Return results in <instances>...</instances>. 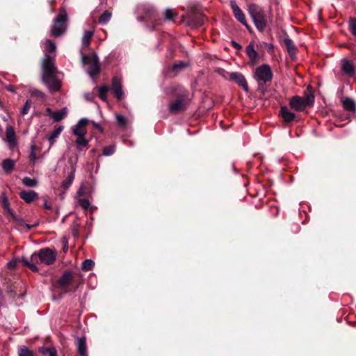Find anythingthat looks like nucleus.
I'll list each match as a JSON object with an SVG mask.
<instances>
[{
    "instance_id": "nucleus-35",
    "label": "nucleus",
    "mask_w": 356,
    "mask_h": 356,
    "mask_svg": "<svg viewBox=\"0 0 356 356\" xmlns=\"http://www.w3.org/2000/svg\"><path fill=\"white\" fill-rule=\"evenodd\" d=\"M76 144L79 147H87L88 140L86 139L85 136H76Z\"/></svg>"
},
{
    "instance_id": "nucleus-54",
    "label": "nucleus",
    "mask_w": 356,
    "mask_h": 356,
    "mask_svg": "<svg viewBox=\"0 0 356 356\" xmlns=\"http://www.w3.org/2000/svg\"><path fill=\"white\" fill-rule=\"evenodd\" d=\"M44 208H45L46 209H48V210L51 209V206H49V205H48V204H47V202H44Z\"/></svg>"
},
{
    "instance_id": "nucleus-2",
    "label": "nucleus",
    "mask_w": 356,
    "mask_h": 356,
    "mask_svg": "<svg viewBox=\"0 0 356 356\" xmlns=\"http://www.w3.org/2000/svg\"><path fill=\"white\" fill-rule=\"evenodd\" d=\"M247 10L256 28L261 32L264 31L267 25V17L264 10L255 3L248 4Z\"/></svg>"
},
{
    "instance_id": "nucleus-41",
    "label": "nucleus",
    "mask_w": 356,
    "mask_h": 356,
    "mask_svg": "<svg viewBox=\"0 0 356 356\" xmlns=\"http://www.w3.org/2000/svg\"><path fill=\"white\" fill-rule=\"evenodd\" d=\"M115 145H110L108 147L104 148L103 154L106 156H111L115 152Z\"/></svg>"
},
{
    "instance_id": "nucleus-18",
    "label": "nucleus",
    "mask_w": 356,
    "mask_h": 356,
    "mask_svg": "<svg viewBox=\"0 0 356 356\" xmlns=\"http://www.w3.org/2000/svg\"><path fill=\"white\" fill-rule=\"evenodd\" d=\"M280 115L285 122L289 123L296 118V115L289 111L286 106H282L280 110Z\"/></svg>"
},
{
    "instance_id": "nucleus-45",
    "label": "nucleus",
    "mask_w": 356,
    "mask_h": 356,
    "mask_svg": "<svg viewBox=\"0 0 356 356\" xmlns=\"http://www.w3.org/2000/svg\"><path fill=\"white\" fill-rule=\"evenodd\" d=\"M30 108H31V102L27 100L21 111V114L22 115H26L29 113Z\"/></svg>"
},
{
    "instance_id": "nucleus-50",
    "label": "nucleus",
    "mask_w": 356,
    "mask_h": 356,
    "mask_svg": "<svg viewBox=\"0 0 356 356\" xmlns=\"http://www.w3.org/2000/svg\"><path fill=\"white\" fill-rule=\"evenodd\" d=\"M93 126L97 128V129H99L101 132H103V129L102 128V127L99 125V124L98 123H96L95 122H92Z\"/></svg>"
},
{
    "instance_id": "nucleus-20",
    "label": "nucleus",
    "mask_w": 356,
    "mask_h": 356,
    "mask_svg": "<svg viewBox=\"0 0 356 356\" xmlns=\"http://www.w3.org/2000/svg\"><path fill=\"white\" fill-rule=\"evenodd\" d=\"M63 130V127L59 126L57 128H56L55 129H54L49 134V135L47 137V140H48L50 147H51L54 144L56 138L60 136V134H61Z\"/></svg>"
},
{
    "instance_id": "nucleus-52",
    "label": "nucleus",
    "mask_w": 356,
    "mask_h": 356,
    "mask_svg": "<svg viewBox=\"0 0 356 356\" xmlns=\"http://www.w3.org/2000/svg\"><path fill=\"white\" fill-rule=\"evenodd\" d=\"M232 43L233 46H234L235 48H236V49H241V45H239L237 42H234V41H232Z\"/></svg>"
},
{
    "instance_id": "nucleus-33",
    "label": "nucleus",
    "mask_w": 356,
    "mask_h": 356,
    "mask_svg": "<svg viewBox=\"0 0 356 356\" xmlns=\"http://www.w3.org/2000/svg\"><path fill=\"white\" fill-rule=\"evenodd\" d=\"M95 262L92 259H86L81 266V269L84 271H88L93 268Z\"/></svg>"
},
{
    "instance_id": "nucleus-26",
    "label": "nucleus",
    "mask_w": 356,
    "mask_h": 356,
    "mask_svg": "<svg viewBox=\"0 0 356 356\" xmlns=\"http://www.w3.org/2000/svg\"><path fill=\"white\" fill-rule=\"evenodd\" d=\"M15 164V163L13 159H7L3 160L2 167L6 173H10L13 170Z\"/></svg>"
},
{
    "instance_id": "nucleus-28",
    "label": "nucleus",
    "mask_w": 356,
    "mask_h": 356,
    "mask_svg": "<svg viewBox=\"0 0 356 356\" xmlns=\"http://www.w3.org/2000/svg\"><path fill=\"white\" fill-rule=\"evenodd\" d=\"M13 220H14L17 225L20 227V228H22V227H26L27 229H30L31 228L36 226L38 224H35V225H29V224H26L23 219L19 218L18 216H17L15 215V218H12Z\"/></svg>"
},
{
    "instance_id": "nucleus-36",
    "label": "nucleus",
    "mask_w": 356,
    "mask_h": 356,
    "mask_svg": "<svg viewBox=\"0 0 356 356\" xmlns=\"http://www.w3.org/2000/svg\"><path fill=\"white\" fill-rule=\"evenodd\" d=\"M45 51L48 53H51L56 51V45L50 40H45Z\"/></svg>"
},
{
    "instance_id": "nucleus-12",
    "label": "nucleus",
    "mask_w": 356,
    "mask_h": 356,
    "mask_svg": "<svg viewBox=\"0 0 356 356\" xmlns=\"http://www.w3.org/2000/svg\"><path fill=\"white\" fill-rule=\"evenodd\" d=\"M42 81L51 92L58 91L60 88V82L56 77V74L47 79H42Z\"/></svg>"
},
{
    "instance_id": "nucleus-21",
    "label": "nucleus",
    "mask_w": 356,
    "mask_h": 356,
    "mask_svg": "<svg viewBox=\"0 0 356 356\" xmlns=\"http://www.w3.org/2000/svg\"><path fill=\"white\" fill-rule=\"evenodd\" d=\"M284 44L287 49V51L292 58H294L296 54V47L294 44V42L290 38H284Z\"/></svg>"
},
{
    "instance_id": "nucleus-48",
    "label": "nucleus",
    "mask_w": 356,
    "mask_h": 356,
    "mask_svg": "<svg viewBox=\"0 0 356 356\" xmlns=\"http://www.w3.org/2000/svg\"><path fill=\"white\" fill-rule=\"evenodd\" d=\"M10 203L5 193L1 194V204L2 206Z\"/></svg>"
},
{
    "instance_id": "nucleus-9",
    "label": "nucleus",
    "mask_w": 356,
    "mask_h": 356,
    "mask_svg": "<svg viewBox=\"0 0 356 356\" xmlns=\"http://www.w3.org/2000/svg\"><path fill=\"white\" fill-rule=\"evenodd\" d=\"M88 122V119L81 118L73 127L72 133L76 136H86V127Z\"/></svg>"
},
{
    "instance_id": "nucleus-10",
    "label": "nucleus",
    "mask_w": 356,
    "mask_h": 356,
    "mask_svg": "<svg viewBox=\"0 0 356 356\" xmlns=\"http://www.w3.org/2000/svg\"><path fill=\"white\" fill-rule=\"evenodd\" d=\"M20 261L34 272H37L39 270L36 266V264H39L38 257L37 256L36 252L32 254L30 259L26 257L21 258Z\"/></svg>"
},
{
    "instance_id": "nucleus-8",
    "label": "nucleus",
    "mask_w": 356,
    "mask_h": 356,
    "mask_svg": "<svg viewBox=\"0 0 356 356\" xmlns=\"http://www.w3.org/2000/svg\"><path fill=\"white\" fill-rule=\"evenodd\" d=\"M230 6L235 18L243 25H244L245 26H248V22L246 21L245 16L243 13L242 10L237 5L235 0H231Z\"/></svg>"
},
{
    "instance_id": "nucleus-46",
    "label": "nucleus",
    "mask_w": 356,
    "mask_h": 356,
    "mask_svg": "<svg viewBox=\"0 0 356 356\" xmlns=\"http://www.w3.org/2000/svg\"><path fill=\"white\" fill-rule=\"evenodd\" d=\"M20 261V259H19ZM18 259H14L7 263V266L10 269H14L17 267Z\"/></svg>"
},
{
    "instance_id": "nucleus-55",
    "label": "nucleus",
    "mask_w": 356,
    "mask_h": 356,
    "mask_svg": "<svg viewBox=\"0 0 356 356\" xmlns=\"http://www.w3.org/2000/svg\"><path fill=\"white\" fill-rule=\"evenodd\" d=\"M77 194H78L79 195H83V191H82V190H81V189H79V191L77 192Z\"/></svg>"
},
{
    "instance_id": "nucleus-51",
    "label": "nucleus",
    "mask_w": 356,
    "mask_h": 356,
    "mask_svg": "<svg viewBox=\"0 0 356 356\" xmlns=\"http://www.w3.org/2000/svg\"><path fill=\"white\" fill-rule=\"evenodd\" d=\"M185 66H186V65H185V64H184V63H179V64H175V65H174V68L184 67H185Z\"/></svg>"
},
{
    "instance_id": "nucleus-42",
    "label": "nucleus",
    "mask_w": 356,
    "mask_h": 356,
    "mask_svg": "<svg viewBox=\"0 0 356 356\" xmlns=\"http://www.w3.org/2000/svg\"><path fill=\"white\" fill-rule=\"evenodd\" d=\"M349 29L353 35H356V19L351 18L349 22Z\"/></svg>"
},
{
    "instance_id": "nucleus-47",
    "label": "nucleus",
    "mask_w": 356,
    "mask_h": 356,
    "mask_svg": "<svg viewBox=\"0 0 356 356\" xmlns=\"http://www.w3.org/2000/svg\"><path fill=\"white\" fill-rule=\"evenodd\" d=\"M45 353H48L49 356H57V352L54 348L46 349Z\"/></svg>"
},
{
    "instance_id": "nucleus-37",
    "label": "nucleus",
    "mask_w": 356,
    "mask_h": 356,
    "mask_svg": "<svg viewBox=\"0 0 356 356\" xmlns=\"http://www.w3.org/2000/svg\"><path fill=\"white\" fill-rule=\"evenodd\" d=\"M115 119L117 124L120 127L126 126L128 122L126 117L119 114H115Z\"/></svg>"
},
{
    "instance_id": "nucleus-15",
    "label": "nucleus",
    "mask_w": 356,
    "mask_h": 356,
    "mask_svg": "<svg viewBox=\"0 0 356 356\" xmlns=\"http://www.w3.org/2000/svg\"><path fill=\"white\" fill-rule=\"evenodd\" d=\"M111 90L115 94L118 100L122 99L123 97V92L122 90V83L120 79L114 77L112 80Z\"/></svg>"
},
{
    "instance_id": "nucleus-44",
    "label": "nucleus",
    "mask_w": 356,
    "mask_h": 356,
    "mask_svg": "<svg viewBox=\"0 0 356 356\" xmlns=\"http://www.w3.org/2000/svg\"><path fill=\"white\" fill-rule=\"evenodd\" d=\"M5 211L12 218H15V213L11 209L10 203L2 206Z\"/></svg>"
},
{
    "instance_id": "nucleus-56",
    "label": "nucleus",
    "mask_w": 356,
    "mask_h": 356,
    "mask_svg": "<svg viewBox=\"0 0 356 356\" xmlns=\"http://www.w3.org/2000/svg\"><path fill=\"white\" fill-rule=\"evenodd\" d=\"M245 27L248 29V30L250 32H252V29H251V27H250L248 24V26H245Z\"/></svg>"
},
{
    "instance_id": "nucleus-16",
    "label": "nucleus",
    "mask_w": 356,
    "mask_h": 356,
    "mask_svg": "<svg viewBox=\"0 0 356 356\" xmlns=\"http://www.w3.org/2000/svg\"><path fill=\"white\" fill-rule=\"evenodd\" d=\"M19 197L26 203L31 204L38 197V194L33 191H21Z\"/></svg>"
},
{
    "instance_id": "nucleus-32",
    "label": "nucleus",
    "mask_w": 356,
    "mask_h": 356,
    "mask_svg": "<svg viewBox=\"0 0 356 356\" xmlns=\"http://www.w3.org/2000/svg\"><path fill=\"white\" fill-rule=\"evenodd\" d=\"M111 13L106 10L99 18V22L102 24H106L111 18Z\"/></svg>"
},
{
    "instance_id": "nucleus-38",
    "label": "nucleus",
    "mask_w": 356,
    "mask_h": 356,
    "mask_svg": "<svg viewBox=\"0 0 356 356\" xmlns=\"http://www.w3.org/2000/svg\"><path fill=\"white\" fill-rule=\"evenodd\" d=\"M177 15L172 9L168 8L163 12V17L165 20H172Z\"/></svg>"
},
{
    "instance_id": "nucleus-49",
    "label": "nucleus",
    "mask_w": 356,
    "mask_h": 356,
    "mask_svg": "<svg viewBox=\"0 0 356 356\" xmlns=\"http://www.w3.org/2000/svg\"><path fill=\"white\" fill-rule=\"evenodd\" d=\"M6 89L10 92H15V87L13 85L7 86Z\"/></svg>"
},
{
    "instance_id": "nucleus-11",
    "label": "nucleus",
    "mask_w": 356,
    "mask_h": 356,
    "mask_svg": "<svg viewBox=\"0 0 356 356\" xmlns=\"http://www.w3.org/2000/svg\"><path fill=\"white\" fill-rule=\"evenodd\" d=\"M229 79L234 81L239 86L242 87L245 92H248V85L245 76L240 72H231Z\"/></svg>"
},
{
    "instance_id": "nucleus-53",
    "label": "nucleus",
    "mask_w": 356,
    "mask_h": 356,
    "mask_svg": "<svg viewBox=\"0 0 356 356\" xmlns=\"http://www.w3.org/2000/svg\"><path fill=\"white\" fill-rule=\"evenodd\" d=\"M47 114L51 118V113H54V112L52 111L49 108H47L46 110Z\"/></svg>"
},
{
    "instance_id": "nucleus-13",
    "label": "nucleus",
    "mask_w": 356,
    "mask_h": 356,
    "mask_svg": "<svg viewBox=\"0 0 356 356\" xmlns=\"http://www.w3.org/2000/svg\"><path fill=\"white\" fill-rule=\"evenodd\" d=\"M6 140L10 149L17 145L15 132L13 127L7 126L6 129Z\"/></svg>"
},
{
    "instance_id": "nucleus-7",
    "label": "nucleus",
    "mask_w": 356,
    "mask_h": 356,
    "mask_svg": "<svg viewBox=\"0 0 356 356\" xmlns=\"http://www.w3.org/2000/svg\"><path fill=\"white\" fill-rule=\"evenodd\" d=\"M37 254L39 263L50 265L54 262L56 257L55 252L49 248H44L40 250Z\"/></svg>"
},
{
    "instance_id": "nucleus-17",
    "label": "nucleus",
    "mask_w": 356,
    "mask_h": 356,
    "mask_svg": "<svg viewBox=\"0 0 356 356\" xmlns=\"http://www.w3.org/2000/svg\"><path fill=\"white\" fill-rule=\"evenodd\" d=\"M77 350L81 356H87V346L85 337L78 338L76 341Z\"/></svg>"
},
{
    "instance_id": "nucleus-31",
    "label": "nucleus",
    "mask_w": 356,
    "mask_h": 356,
    "mask_svg": "<svg viewBox=\"0 0 356 356\" xmlns=\"http://www.w3.org/2000/svg\"><path fill=\"white\" fill-rule=\"evenodd\" d=\"M22 183L27 187H35L38 185V181L29 177L22 179Z\"/></svg>"
},
{
    "instance_id": "nucleus-40",
    "label": "nucleus",
    "mask_w": 356,
    "mask_h": 356,
    "mask_svg": "<svg viewBox=\"0 0 356 356\" xmlns=\"http://www.w3.org/2000/svg\"><path fill=\"white\" fill-rule=\"evenodd\" d=\"M78 204L84 210L88 209L90 202L85 198H81L78 200Z\"/></svg>"
},
{
    "instance_id": "nucleus-24",
    "label": "nucleus",
    "mask_w": 356,
    "mask_h": 356,
    "mask_svg": "<svg viewBox=\"0 0 356 356\" xmlns=\"http://www.w3.org/2000/svg\"><path fill=\"white\" fill-rule=\"evenodd\" d=\"M67 114V108L66 107L63 108L61 110L54 111L51 113V118L54 122L61 121Z\"/></svg>"
},
{
    "instance_id": "nucleus-22",
    "label": "nucleus",
    "mask_w": 356,
    "mask_h": 356,
    "mask_svg": "<svg viewBox=\"0 0 356 356\" xmlns=\"http://www.w3.org/2000/svg\"><path fill=\"white\" fill-rule=\"evenodd\" d=\"M342 104L343 108L348 111L355 112L356 111V104L355 101L349 97H346L342 99Z\"/></svg>"
},
{
    "instance_id": "nucleus-23",
    "label": "nucleus",
    "mask_w": 356,
    "mask_h": 356,
    "mask_svg": "<svg viewBox=\"0 0 356 356\" xmlns=\"http://www.w3.org/2000/svg\"><path fill=\"white\" fill-rule=\"evenodd\" d=\"M246 53L250 59L252 60L253 64H255L258 60V54L254 49V45L252 44H250L246 47Z\"/></svg>"
},
{
    "instance_id": "nucleus-39",
    "label": "nucleus",
    "mask_w": 356,
    "mask_h": 356,
    "mask_svg": "<svg viewBox=\"0 0 356 356\" xmlns=\"http://www.w3.org/2000/svg\"><path fill=\"white\" fill-rule=\"evenodd\" d=\"M108 90L106 86H102L99 88V97L103 101H106L107 99L106 93Z\"/></svg>"
},
{
    "instance_id": "nucleus-25",
    "label": "nucleus",
    "mask_w": 356,
    "mask_h": 356,
    "mask_svg": "<svg viewBox=\"0 0 356 356\" xmlns=\"http://www.w3.org/2000/svg\"><path fill=\"white\" fill-rule=\"evenodd\" d=\"M342 70L344 73L348 75H353L355 72V69L353 63L349 60H344L342 64Z\"/></svg>"
},
{
    "instance_id": "nucleus-30",
    "label": "nucleus",
    "mask_w": 356,
    "mask_h": 356,
    "mask_svg": "<svg viewBox=\"0 0 356 356\" xmlns=\"http://www.w3.org/2000/svg\"><path fill=\"white\" fill-rule=\"evenodd\" d=\"M74 179V172H72L67 178L63 181L62 186L64 189H67L70 185L72 184Z\"/></svg>"
},
{
    "instance_id": "nucleus-4",
    "label": "nucleus",
    "mask_w": 356,
    "mask_h": 356,
    "mask_svg": "<svg viewBox=\"0 0 356 356\" xmlns=\"http://www.w3.org/2000/svg\"><path fill=\"white\" fill-rule=\"evenodd\" d=\"M67 13L65 10L61 11L54 21L51 29V35L54 37H58L65 32L67 29Z\"/></svg>"
},
{
    "instance_id": "nucleus-5",
    "label": "nucleus",
    "mask_w": 356,
    "mask_h": 356,
    "mask_svg": "<svg viewBox=\"0 0 356 356\" xmlns=\"http://www.w3.org/2000/svg\"><path fill=\"white\" fill-rule=\"evenodd\" d=\"M82 61L85 65H88V74L94 77L97 75L100 71V65L97 55L92 54L91 56L82 55Z\"/></svg>"
},
{
    "instance_id": "nucleus-29",
    "label": "nucleus",
    "mask_w": 356,
    "mask_h": 356,
    "mask_svg": "<svg viewBox=\"0 0 356 356\" xmlns=\"http://www.w3.org/2000/svg\"><path fill=\"white\" fill-rule=\"evenodd\" d=\"M18 355L19 356H34V353L32 350H29L25 346H21L18 348Z\"/></svg>"
},
{
    "instance_id": "nucleus-34",
    "label": "nucleus",
    "mask_w": 356,
    "mask_h": 356,
    "mask_svg": "<svg viewBox=\"0 0 356 356\" xmlns=\"http://www.w3.org/2000/svg\"><path fill=\"white\" fill-rule=\"evenodd\" d=\"M30 155H29V161L33 164L35 165L36 161L38 160V157L35 153V145H31L30 147Z\"/></svg>"
},
{
    "instance_id": "nucleus-1",
    "label": "nucleus",
    "mask_w": 356,
    "mask_h": 356,
    "mask_svg": "<svg viewBox=\"0 0 356 356\" xmlns=\"http://www.w3.org/2000/svg\"><path fill=\"white\" fill-rule=\"evenodd\" d=\"M171 92L177 98L169 104V111L171 113H176L185 110L189 103L188 91L178 86L175 88H172Z\"/></svg>"
},
{
    "instance_id": "nucleus-57",
    "label": "nucleus",
    "mask_w": 356,
    "mask_h": 356,
    "mask_svg": "<svg viewBox=\"0 0 356 356\" xmlns=\"http://www.w3.org/2000/svg\"><path fill=\"white\" fill-rule=\"evenodd\" d=\"M67 250V247H64V251H66Z\"/></svg>"
},
{
    "instance_id": "nucleus-14",
    "label": "nucleus",
    "mask_w": 356,
    "mask_h": 356,
    "mask_svg": "<svg viewBox=\"0 0 356 356\" xmlns=\"http://www.w3.org/2000/svg\"><path fill=\"white\" fill-rule=\"evenodd\" d=\"M290 106L296 111H302L306 108L303 98L300 96H294L290 100Z\"/></svg>"
},
{
    "instance_id": "nucleus-19",
    "label": "nucleus",
    "mask_w": 356,
    "mask_h": 356,
    "mask_svg": "<svg viewBox=\"0 0 356 356\" xmlns=\"http://www.w3.org/2000/svg\"><path fill=\"white\" fill-rule=\"evenodd\" d=\"M72 275L71 273L67 271L63 273L61 277L58 280L59 286L61 289L67 287L72 280Z\"/></svg>"
},
{
    "instance_id": "nucleus-3",
    "label": "nucleus",
    "mask_w": 356,
    "mask_h": 356,
    "mask_svg": "<svg viewBox=\"0 0 356 356\" xmlns=\"http://www.w3.org/2000/svg\"><path fill=\"white\" fill-rule=\"evenodd\" d=\"M253 78L259 84L270 82L273 79V72L269 65L264 64L257 67L254 71Z\"/></svg>"
},
{
    "instance_id": "nucleus-43",
    "label": "nucleus",
    "mask_w": 356,
    "mask_h": 356,
    "mask_svg": "<svg viewBox=\"0 0 356 356\" xmlns=\"http://www.w3.org/2000/svg\"><path fill=\"white\" fill-rule=\"evenodd\" d=\"M303 102L306 107L309 105H312L314 102V96L313 95H307L303 98Z\"/></svg>"
},
{
    "instance_id": "nucleus-27",
    "label": "nucleus",
    "mask_w": 356,
    "mask_h": 356,
    "mask_svg": "<svg viewBox=\"0 0 356 356\" xmlns=\"http://www.w3.org/2000/svg\"><path fill=\"white\" fill-rule=\"evenodd\" d=\"M93 35V32L90 31H85L82 38V45L84 47H88L90 42Z\"/></svg>"
},
{
    "instance_id": "nucleus-6",
    "label": "nucleus",
    "mask_w": 356,
    "mask_h": 356,
    "mask_svg": "<svg viewBox=\"0 0 356 356\" xmlns=\"http://www.w3.org/2000/svg\"><path fill=\"white\" fill-rule=\"evenodd\" d=\"M56 72L54 59L49 55H45L42 61V79L55 75Z\"/></svg>"
}]
</instances>
